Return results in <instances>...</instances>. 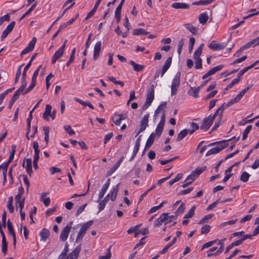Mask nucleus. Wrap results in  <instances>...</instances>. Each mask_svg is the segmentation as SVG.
Here are the masks:
<instances>
[{"instance_id": "obj_18", "label": "nucleus", "mask_w": 259, "mask_h": 259, "mask_svg": "<svg viewBox=\"0 0 259 259\" xmlns=\"http://www.w3.org/2000/svg\"><path fill=\"white\" fill-rule=\"evenodd\" d=\"M101 2V0H97L93 9L87 14V16L85 19L86 20L89 19L94 15Z\"/></svg>"}, {"instance_id": "obj_24", "label": "nucleus", "mask_w": 259, "mask_h": 259, "mask_svg": "<svg viewBox=\"0 0 259 259\" xmlns=\"http://www.w3.org/2000/svg\"><path fill=\"white\" fill-rule=\"evenodd\" d=\"M208 19V16L206 12H204L200 14L198 18L199 23L202 25L206 24Z\"/></svg>"}, {"instance_id": "obj_50", "label": "nucleus", "mask_w": 259, "mask_h": 259, "mask_svg": "<svg viewBox=\"0 0 259 259\" xmlns=\"http://www.w3.org/2000/svg\"><path fill=\"white\" fill-rule=\"evenodd\" d=\"M163 127L164 125L158 123L156 128L155 135H156L158 137H160L162 133Z\"/></svg>"}, {"instance_id": "obj_22", "label": "nucleus", "mask_w": 259, "mask_h": 259, "mask_svg": "<svg viewBox=\"0 0 259 259\" xmlns=\"http://www.w3.org/2000/svg\"><path fill=\"white\" fill-rule=\"evenodd\" d=\"M200 89V87L197 88L190 87L188 94L189 95L194 97V98H198L199 92Z\"/></svg>"}, {"instance_id": "obj_54", "label": "nucleus", "mask_w": 259, "mask_h": 259, "mask_svg": "<svg viewBox=\"0 0 259 259\" xmlns=\"http://www.w3.org/2000/svg\"><path fill=\"white\" fill-rule=\"evenodd\" d=\"M179 156H175L170 159H169L168 160H159V163L161 164V165H165L166 164H167L169 162H171L174 160H175L176 159L179 158Z\"/></svg>"}, {"instance_id": "obj_48", "label": "nucleus", "mask_w": 259, "mask_h": 259, "mask_svg": "<svg viewBox=\"0 0 259 259\" xmlns=\"http://www.w3.org/2000/svg\"><path fill=\"white\" fill-rule=\"evenodd\" d=\"M252 125H248L246 128L245 129L243 135H242V140H245L248 136V133L250 132V130L252 129Z\"/></svg>"}, {"instance_id": "obj_26", "label": "nucleus", "mask_w": 259, "mask_h": 259, "mask_svg": "<svg viewBox=\"0 0 259 259\" xmlns=\"http://www.w3.org/2000/svg\"><path fill=\"white\" fill-rule=\"evenodd\" d=\"M52 108L51 105L48 104L46 105L45 111L42 115L43 118L45 120H48L49 119V116L51 114Z\"/></svg>"}, {"instance_id": "obj_1", "label": "nucleus", "mask_w": 259, "mask_h": 259, "mask_svg": "<svg viewBox=\"0 0 259 259\" xmlns=\"http://www.w3.org/2000/svg\"><path fill=\"white\" fill-rule=\"evenodd\" d=\"M239 137H238L237 138H236L235 137H234L228 140H223L221 141L211 143L209 145V146H213L215 145H217V146L208 150L206 153V156H208L210 155L219 153L221 150L228 146L227 141L234 140L235 142H236L239 140Z\"/></svg>"}, {"instance_id": "obj_9", "label": "nucleus", "mask_w": 259, "mask_h": 259, "mask_svg": "<svg viewBox=\"0 0 259 259\" xmlns=\"http://www.w3.org/2000/svg\"><path fill=\"white\" fill-rule=\"evenodd\" d=\"M251 86V85L249 86V87L246 88L243 90H242L239 94H238L237 95V96L235 98L231 100L228 102V105H232L235 103L238 102L240 100V99L242 98V97L243 96V95L245 94V93L250 89Z\"/></svg>"}, {"instance_id": "obj_20", "label": "nucleus", "mask_w": 259, "mask_h": 259, "mask_svg": "<svg viewBox=\"0 0 259 259\" xmlns=\"http://www.w3.org/2000/svg\"><path fill=\"white\" fill-rule=\"evenodd\" d=\"M120 183L117 184L114 188L113 189L112 191H110V192L109 194H110V199L113 201L115 200L117 194L119 190V186Z\"/></svg>"}, {"instance_id": "obj_53", "label": "nucleus", "mask_w": 259, "mask_h": 259, "mask_svg": "<svg viewBox=\"0 0 259 259\" xmlns=\"http://www.w3.org/2000/svg\"><path fill=\"white\" fill-rule=\"evenodd\" d=\"M210 226L208 225H205L202 226L201 229V234H207L210 231Z\"/></svg>"}, {"instance_id": "obj_30", "label": "nucleus", "mask_w": 259, "mask_h": 259, "mask_svg": "<svg viewBox=\"0 0 259 259\" xmlns=\"http://www.w3.org/2000/svg\"><path fill=\"white\" fill-rule=\"evenodd\" d=\"M164 215V214L162 213L160 215V217L157 219L156 220L155 223H154L155 227H159L163 223H164L165 225L166 224Z\"/></svg>"}, {"instance_id": "obj_5", "label": "nucleus", "mask_w": 259, "mask_h": 259, "mask_svg": "<svg viewBox=\"0 0 259 259\" xmlns=\"http://www.w3.org/2000/svg\"><path fill=\"white\" fill-rule=\"evenodd\" d=\"M72 224L73 222H70L63 228L60 235V240L65 241L67 239Z\"/></svg>"}, {"instance_id": "obj_60", "label": "nucleus", "mask_w": 259, "mask_h": 259, "mask_svg": "<svg viewBox=\"0 0 259 259\" xmlns=\"http://www.w3.org/2000/svg\"><path fill=\"white\" fill-rule=\"evenodd\" d=\"M64 128L69 135L72 136L75 134V132L71 128L70 125H65L64 126Z\"/></svg>"}, {"instance_id": "obj_32", "label": "nucleus", "mask_w": 259, "mask_h": 259, "mask_svg": "<svg viewBox=\"0 0 259 259\" xmlns=\"http://www.w3.org/2000/svg\"><path fill=\"white\" fill-rule=\"evenodd\" d=\"M256 65L255 63H253L252 65L244 67L243 69L241 70L238 73L237 77L240 78L241 79V76L244 74L246 71H247L249 69H251L254 66Z\"/></svg>"}, {"instance_id": "obj_41", "label": "nucleus", "mask_w": 259, "mask_h": 259, "mask_svg": "<svg viewBox=\"0 0 259 259\" xmlns=\"http://www.w3.org/2000/svg\"><path fill=\"white\" fill-rule=\"evenodd\" d=\"M185 209V206L184 203H182L175 212V215L178 217V215L182 214Z\"/></svg>"}, {"instance_id": "obj_29", "label": "nucleus", "mask_w": 259, "mask_h": 259, "mask_svg": "<svg viewBox=\"0 0 259 259\" xmlns=\"http://www.w3.org/2000/svg\"><path fill=\"white\" fill-rule=\"evenodd\" d=\"M27 174L29 176H31L33 172L32 169V160L31 158L26 159V166L25 167Z\"/></svg>"}, {"instance_id": "obj_15", "label": "nucleus", "mask_w": 259, "mask_h": 259, "mask_svg": "<svg viewBox=\"0 0 259 259\" xmlns=\"http://www.w3.org/2000/svg\"><path fill=\"white\" fill-rule=\"evenodd\" d=\"M172 62V57H168L166 60L165 61L164 65L162 67V71L161 72L160 76L162 77L164 73L166 72V71L168 69V68L170 67L171 64Z\"/></svg>"}, {"instance_id": "obj_56", "label": "nucleus", "mask_w": 259, "mask_h": 259, "mask_svg": "<svg viewBox=\"0 0 259 259\" xmlns=\"http://www.w3.org/2000/svg\"><path fill=\"white\" fill-rule=\"evenodd\" d=\"M24 64H22L21 65H20L18 68V70L17 71V72H16V77H15V81H14V83H16L18 82V80H19V77L21 74V67Z\"/></svg>"}, {"instance_id": "obj_63", "label": "nucleus", "mask_w": 259, "mask_h": 259, "mask_svg": "<svg viewBox=\"0 0 259 259\" xmlns=\"http://www.w3.org/2000/svg\"><path fill=\"white\" fill-rule=\"evenodd\" d=\"M247 46L248 45L245 44L241 47V48L236 52L234 55L236 57H239L244 50L249 48Z\"/></svg>"}, {"instance_id": "obj_25", "label": "nucleus", "mask_w": 259, "mask_h": 259, "mask_svg": "<svg viewBox=\"0 0 259 259\" xmlns=\"http://www.w3.org/2000/svg\"><path fill=\"white\" fill-rule=\"evenodd\" d=\"M129 63L133 66L134 70L136 71L140 72L145 68V66L138 64L133 61H130Z\"/></svg>"}, {"instance_id": "obj_8", "label": "nucleus", "mask_w": 259, "mask_h": 259, "mask_svg": "<svg viewBox=\"0 0 259 259\" xmlns=\"http://www.w3.org/2000/svg\"><path fill=\"white\" fill-rule=\"evenodd\" d=\"M36 41V38L35 37H33L31 41L29 43L27 47H26L21 53V55L22 56L23 55L26 54L30 52H31L33 49L34 48L35 44Z\"/></svg>"}, {"instance_id": "obj_4", "label": "nucleus", "mask_w": 259, "mask_h": 259, "mask_svg": "<svg viewBox=\"0 0 259 259\" xmlns=\"http://www.w3.org/2000/svg\"><path fill=\"white\" fill-rule=\"evenodd\" d=\"M93 223V221L91 220L83 224L78 233L76 239V242L82 240V238L84 236L87 230L91 226Z\"/></svg>"}, {"instance_id": "obj_16", "label": "nucleus", "mask_w": 259, "mask_h": 259, "mask_svg": "<svg viewBox=\"0 0 259 259\" xmlns=\"http://www.w3.org/2000/svg\"><path fill=\"white\" fill-rule=\"evenodd\" d=\"M101 42L98 41L95 45L94 51V59L97 60L99 56L100 53L101 49Z\"/></svg>"}, {"instance_id": "obj_10", "label": "nucleus", "mask_w": 259, "mask_h": 259, "mask_svg": "<svg viewBox=\"0 0 259 259\" xmlns=\"http://www.w3.org/2000/svg\"><path fill=\"white\" fill-rule=\"evenodd\" d=\"M7 228L9 233L13 236V243L14 248H16V236L14 229L13 227L12 223L9 220L7 222Z\"/></svg>"}, {"instance_id": "obj_42", "label": "nucleus", "mask_w": 259, "mask_h": 259, "mask_svg": "<svg viewBox=\"0 0 259 259\" xmlns=\"http://www.w3.org/2000/svg\"><path fill=\"white\" fill-rule=\"evenodd\" d=\"M196 206H193L184 216V219L191 218L194 214Z\"/></svg>"}, {"instance_id": "obj_3", "label": "nucleus", "mask_w": 259, "mask_h": 259, "mask_svg": "<svg viewBox=\"0 0 259 259\" xmlns=\"http://www.w3.org/2000/svg\"><path fill=\"white\" fill-rule=\"evenodd\" d=\"M181 72H178L174 78L171 85V95L172 96L177 94V91L180 85Z\"/></svg>"}, {"instance_id": "obj_28", "label": "nucleus", "mask_w": 259, "mask_h": 259, "mask_svg": "<svg viewBox=\"0 0 259 259\" xmlns=\"http://www.w3.org/2000/svg\"><path fill=\"white\" fill-rule=\"evenodd\" d=\"M177 240V237H174L172 240L169 243H168L165 246V247L162 250L160 251V253L161 254H164L166 252H167L168 250V249L172 245H174L176 241Z\"/></svg>"}, {"instance_id": "obj_44", "label": "nucleus", "mask_w": 259, "mask_h": 259, "mask_svg": "<svg viewBox=\"0 0 259 259\" xmlns=\"http://www.w3.org/2000/svg\"><path fill=\"white\" fill-rule=\"evenodd\" d=\"M250 177V175L246 171H243L240 176V180L243 182H247Z\"/></svg>"}, {"instance_id": "obj_39", "label": "nucleus", "mask_w": 259, "mask_h": 259, "mask_svg": "<svg viewBox=\"0 0 259 259\" xmlns=\"http://www.w3.org/2000/svg\"><path fill=\"white\" fill-rule=\"evenodd\" d=\"M214 0H200L193 3L194 5H207L212 3Z\"/></svg>"}, {"instance_id": "obj_12", "label": "nucleus", "mask_w": 259, "mask_h": 259, "mask_svg": "<svg viewBox=\"0 0 259 259\" xmlns=\"http://www.w3.org/2000/svg\"><path fill=\"white\" fill-rule=\"evenodd\" d=\"M15 25V22L12 21L9 25L7 26L1 35V38L2 40L6 37L13 30Z\"/></svg>"}, {"instance_id": "obj_36", "label": "nucleus", "mask_w": 259, "mask_h": 259, "mask_svg": "<svg viewBox=\"0 0 259 259\" xmlns=\"http://www.w3.org/2000/svg\"><path fill=\"white\" fill-rule=\"evenodd\" d=\"M36 6V3H35L31 6V7L28 9V10L21 17L19 20L20 21H21L22 20L24 19L27 16L29 15L31 13V12L35 9Z\"/></svg>"}, {"instance_id": "obj_61", "label": "nucleus", "mask_w": 259, "mask_h": 259, "mask_svg": "<svg viewBox=\"0 0 259 259\" xmlns=\"http://www.w3.org/2000/svg\"><path fill=\"white\" fill-rule=\"evenodd\" d=\"M109 79L115 84H119L122 87L124 86V83L122 81L116 80L115 78L113 76L109 77Z\"/></svg>"}, {"instance_id": "obj_43", "label": "nucleus", "mask_w": 259, "mask_h": 259, "mask_svg": "<svg viewBox=\"0 0 259 259\" xmlns=\"http://www.w3.org/2000/svg\"><path fill=\"white\" fill-rule=\"evenodd\" d=\"M213 216V214H209L205 215L204 218L201 219L198 224H205L208 222V221L211 219Z\"/></svg>"}, {"instance_id": "obj_45", "label": "nucleus", "mask_w": 259, "mask_h": 259, "mask_svg": "<svg viewBox=\"0 0 259 259\" xmlns=\"http://www.w3.org/2000/svg\"><path fill=\"white\" fill-rule=\"evenodd\" d=\"M37 55V54L35 53L32 56L29 62L28 63V64L25 67L23 72H25L26 73L27 70L29 68V67L31 65L32 62L35 59Z\"/></svg>"}, {"instance_id": "obj_58", "label": "nucleus", "mask_w": 259, "mask_h": 259, "mask_svg": "<svg viewBox=\"0 0 259 259\" xmlns=\"http://www.w3.org/2000/svg\"><path fill=\"white\" fill-rule=\"evenodd\" d=\"M250 12H252V13L249 14L248 15L244 17V19H246L251 17L254 16L255 15H257L259 14V11H256V9H252L249 11Z\"/></svg>"}, {"instance_id": "obj_31", "label": "nucleus", "mask_w": 259, "mask_h": 259, "mask_svg": "<svg viewBox=\"0 0 259 259\" xmlns=\"http://www.w3.org/2000/svg\"><path fill=\"white\" fill-rule=\"evenodd\" d=\"M203 46H204L203 44H201L199 46V47L195 51V52L193 54L194 59L200 58V56L201 55V54L202 53Z\"/></svg>"}, {"instance_id": "obj_47", "label": "nucleus", "mask_w": 259, "mask_h": 259, "mask_svg": "<svg viewBox=\"0 0 259 259\" xmlns=\"http://www.w3.org/2000/svg\"><path fill=\"white\" fill-rule=\"evenodd\" d=\"M226 239V238H224L219 241V244H220V247L219 249L214 252V256H217L221 254L224 250V244L223 241Z\"/></svg>"}, {"instance_id": "obj_49", "label": "nucleus", "mask_w": 259, "mask_h": 259, "mask_svg": "<svg viewBox=\"0 0 259 259\" xmlns=\"http://www.w3.org/2000/svg\"><path fill=\"white\" fill-rule=\"evenodd\" d=\"M247 45H248V47L249 48L251 46H253V47H255L257 45H259V36L253 39L251 41H249L247 44H246Z\"/></svg>"}, {"instance_id": "obj_14", "label": "nucleus", "mask_w": 259, "mask_h": 259, "mask_svg": "<svg viewBox=\"0 0 259 259\" xmlns=\"http://www.w3.org/2000/svg\"><path fill=\"white\" fill-rule=\"evenodd\" d=\"M223 65H220L214 67H213L210 70H209L206 73H205L202 77L203 79H204L208 77V76L214 74L217 72L221 70L223 67Z\"/></svg>"}, {"instance_id": "obj_34", "label": "nucleus", "mask_w": 259, "mask_h": 259, "mask_svg": "<svg viewBox=\"0 0 259 259\" xmlns=\"http://www.w3.org/2000/svg\"><path fill=\"white\" fill-rule=\"evenodd\" d=\"M162 214H164V216L165 218V221L166 224L171 222L173 220H175L177 218V215H169L168 213H163Z\"/></svg>"}, {"instance_id": "obj_64", "label": "nucleus", "mask_w": 259, "mask_h": 259, "mask_svg": "<svg viewBox=\"0 0 259 259\" xmlns=\"http://www.w3.org/2000/svg\"><path fill=\"white\" fill-rule=\"evenodd\" d=\"M112 120H113V122L116 125H119L120 124V122L121 121V118H119V116H117L116 115V114H115L114 116L112 118Z\"/></svg>"}, {"instance_id": "obj_38", "label": "nucleus", "mask_w": 259, "mask_h": 259, "mask_svg": "<svg viewBox=\"0 0 259 259\" xmlns=\"http://www.w3.org/2000/svg\"><path fill=\"white\" fill-rule=\"evenodd\" d=\"M13 198L12 196L9 197L7 207L11 213H13L14 211V208L13 206Z\"/></svg>"}, {"instance_id": "obj_59", "label": "nucleus", "mask_w": 259, "mask_h": 259, "mask_svg": "<svg viewBox=\"0 0 259 259\" xmlns=\"http://www.w3.org/2000/svg\"><path fill=\"white\" fill-rule=\"evenodd\" d=\"M64 52V50H63V48H60L58 51H57L54 54V56L56 57H57L58 59H59L61 57H62L63 55Z\"/></svg>"}, {"instance_id": "obj_35", "label": "nucleus", "mask_w": 259, "mask_h": 259, "mask_svg": "<svg viewBox=\"0 0 259 259\" xmlns=\"http://www.w3.org/2000/svg\"><path fill=\"white\" fill-rule=\"evenodd\" d=\"M206 169V166H203L200 168H197L194 170H193L192 172L193 175H194L195 177L197 178L203 171Z\"/></svg>"}, {"instance_id": "obj_6", "label": "nucleus", "mask_w": 259, "mask_h": 259, "mask_svg": "<svg viewBox=\"0 0 259 259\" xmlns=\"http://www.w3.org/2000/svg\"><path fill=\"white\" fill-rule=\"evenodd\" d=\"M231 105H228V102L227 103H224L217 110V111L215 112V113H214V114L211 116V117L212 118V119H213L214 120V119L215 118V117L217 116H219V117L218 118V120H219L220 121H221L222 120V117H223V113H224V110L229 107V106H230Z\"/></svg>"}, {"instance_id": "obj_13", "label": "nucleus", "mask_w": 259, "mask_h": 259, "mask_svg": "<svg viewBox=\"0 0 259 259\" xmlns=\"http://www.w3.org/2000/svg\"><path fill=\"white\" fill-rule=\"evenodd\" d=\"M81 244H79L67 256L66 259H77L81 250Z\"/></svg>"}, {"instance_id": "obj_17", "label": "nucleus", "mask_w": 259, "mask_h": 259, "mask_svg": "<svg viewBox=\"0 0 259 259\" xmlns=\"http://www.w3.org/2000/svg\"><path fill=\"white\" fill-rule=\"evenodd\" d=\"M123 159L124 157L123 156L120 157L117 163L107 171V176H111L118 168Z\"/></svg>"}, {"instance_id": "obj_7", "label": "nucleus", "mask_w": 259, "mask_h": 259, "mask_svg": "<svg viewBox=\"0 0 259 259\" xmlns=\"http://www.w3.org/2000/svg\"><path fill=\"white\" fill-rule=\"evenodd\" d=\"M214 119L211 117V115H210L207 117L204 118L202 124L200 126L201 130H205L207 131L212 125Z\"/></svg>"}, {"instance_id": "obj_52", "label": "nucleus", "mask_w": 259, "mask_h": 259, "mask_svg": "<svg viewBox=\"0 0 259 259\" xmlns=\"http://www.w3.org/2000/svg\"><path fill=\"white\" fill-rule=\"evenodd\" d=\"M2 251L5 254H6L7 252V246L8 243L6 239H2Z\"/></svg>"}, {"instance_id": "obj_21", "label": "nucleus", "mask_w": 259, "mask_h": 259, "mask_svg": "<svg viewBox=\"0 0 259 259\" xmlns=\"http://www.w3.org/2000/svg\"><path fill=\"white\" fill-rule=\"evenodd\" d=\"M208 47L210 49L214 51L221 50L225 48L224 46L219 44H217L215 41H212L209 44Z\"/></svg>"}, {"instance_id": "obj_55", "label": "nucleus", "mask_w": 259, "mask_h": 259, "mask_svg": "<svg viewBox=\"0 0 259 259\" xmlns=\"http://www.w3.org/2000/svg\"><path fill=\"white\" fill-rule=\"evenodd\" d=\"M111 247H109L107 249V253L106 255H100L99 259H110L111 257V252L110 250Z\"/></svg>"}, {"instance_id": "obj_40", "label": "nucleus", "mask_w": 259, "mask_h": 259, "mask_svg": "<svg viewBox=\"0 0 259 259\" xmlns=\"http://www.w3.org/2000/svg\"><path fill=\"white\" fill-rule=\"evenodd\" d=\"M184 27L189 30L192 33L195 34L197 32V28L190 24H185Z\"/></svg>"}, {"instance_id": "obj_46", "label": "nucleus", "mask_w": 259, "mask_h": 259, "mask_svg": "<svg viewBox=\"0 0 259 259\" xmlns=\"http://www.w3.org/2000/svg\"><path fill=\"white\" fill-rule=\"evenodd\" d=\"M187 135V134L186 129H184V130L181 131L178 135V136L177 138V141H180L182 140Z\"/></svg>"}, {"instance_id": "obj_33", "label": "nucleus", "mask_w": 259, "mask_h": 259, "mask_svg": "<svg viewBox=\"0 0 259 259\" xmlns=\"http://www.w3.org/2000/svg\"><path fill=\"white\" fill-rule=\"evenodd\" d=\"M49 194L48 193H42L41 194L40 199L43 201L44 205L46 206H48L50 203L51 200L49 197L45 198V197Z\"/></svg>"}, {"instance_id": "obj_27", "label": "nucleus", "mask_w": 259, "mask_h": 259, "mask_svg": "<svg viewBox=\"0 0 259 259\" xmlns=\"http://www.w3.org/2000/svg\"><path fill=\"white\" fill-rule=\"evenodd\" d=\"M123 5L121 4H119L118 6L117 7L115 12V17L117 20V22L118 23L120 20V16H121V11L122 7Z\"/></svg>"}, {"instance_id": "obj_23", "label": "nucleus", "mask_w": 259, "mask_h": 259, "mask_svg": "<svg viewBox=\"0 0 259 259\" xmlns=\"http://www.w3.org/2000/svg\"><path fill=\"white\" fill-rule=\"evenodd\" d=\"M50 234V232L49 230L47 229L44 228L41 232H40V236L41 237V239L46 242L47 239L48 238Z\"/></svg>"}, {"instance_id": "obj_62", "label": "nucleus", "mask_w": 259, "mask_h": 259, "mask_svg": "<svg viewBox=\"0 0 259 259\" xmlns=\"http://www.w3.org/2000/svg\"><path fill=\"white\" fill-rule=\"evenodd\" d=\"M155 137V134L154 133H152L148 138V140H147L146 143L150 144L151 145H152L153 143H154V140Z\"/></svg>"}, {"instance_id": "obj_57", "label": "nucleus", "mask_w": 259, "mask_h": 259, "mask_svg": "<svg viewBox=\"0 0 259 259\" xmlns=\"http://www.w3.org/2000/svg\"><path fill=\"white\" fill-rule=\"evenodd\" d=\"M195 68L197 69H201L202 67V60L201 58L199 59H195Z\"/></svg>"}, {"instance_id": "obj_19", "label": "nucleus", "mask_w": 259, "mask_h": 259, "mask_svg": "<svg viewBox=\"0 0 259 259\" xmlns=\"http://www.w3.org/2000/svg\"><path fill=\"white\" fill-rule=\"evenodd\" d=\"M171 7L176 9H188L189 6L186 3H175L172 4Z\"/></svg>"}, {"instance_id": "obj_51", "label": "nucleus", "mask_w": 259, "mask_h": 259, "mask_svg": "<svg viewBox=\"0 0 259 259\" xmlns=\"http://www.w3.org/2000/svg\"><path fill=\"white\" fill-rule=\"evenodd\" d=\"M108 187L106 186L103 185L101 191L99 194V200H101L103 197H104V194H105L107 190L108 189Z\"/></svg>"}, {"instance_id": "obj_37", "label": "nucleus", "mask_w": 259, "mask_h": 259, "mask_svg": "<svg viewBox=\"0 0 259 259\" xmlns=\"http://www.w3.org/2000/svg\"><path fill=\"white\" fill-rule=\"evenodd\" d=\"M149 33V32L146 31L143 28L135 29L133 30V34L134 35H140L142 34L147 35Z\"/></svg>"}, {"instance_id": "obj_11", "label": "nucleus", "mask_w": 259, "mask_h": 259, "mask_svg": "<svg viewBox=\"0 0 259 259\" xmlns=\"http://www.w3.org/2000/svg\"><path fill=\"white\" fill-rule=\"evenodd\" d=\"M149 114H146L144 116L140 121L139 125V132H143L148 125Z\"/></svg>"}, {"instance_id": "obj_2", "label": "nucleus", "mask_w": 259, "mask_h": 259, "mask_svg": "<svg viewBox=\"0 0 259 259\" xmlns=\"http://www.w3.org/2000/svg\"><path fill=\"white\" fill-rule=\"evenodd\" d=\"M154 98V86L151 84L147 95L146 100L142 107L143 110H146L151 104Z\"/></svg>"}]
</instances>
